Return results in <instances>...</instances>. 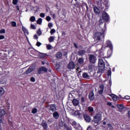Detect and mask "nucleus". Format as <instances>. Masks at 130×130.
<instances>
[{
	"label": "nucleus",
	"instance_id": "1",
	"mask_svg": "<svg viewBox=\"0 0 130 130\" xmlns=\"http://www.w3.org/2000/svg\"><path fill=\"white\" fill-rule=\"evenodd\" d=\"M105 70V63H104V61L103 59L101 58L99 59V73L104 72V70Z\"/></svg>",
	"mask_w": 130,
	"mask_h": 130
},
{
	"label": "nucleus",
	"instance_id": "2",
	"mask_svg": "<svg viewBox=\"0 0 130 130\" xmlns=\"http://www.w3.org/2000/svg\"><path fill=\"white\" fill-rule=\"evenodd\" d=\"M96 3L100 9H102V10H103L105 9V10L107 9V7H108V3L107 2H105V3H102V0H96Z\"/></svg>",
	"mask_w": 130,
	"mask_h": 130
},
{
	"label": "nucleus",
	"instance_id": "3",
	"mask_svg": "<svg viewBox=\"0 0 130 130\" xmlns=\"http://www.w3.org/2000/svg\"><path fill=\"white\" fill-rule=\"evenodd\" d=\"M105 31L103 30L102 32H98L95 33V39L100 41L101 39H104V34Z\"/></svg>",
	"mask_w": 130,
	"mask_h": 130
},
{
	"label": "nucleus",
	"instance_id": "4",
	"mask_svg": "<svg viewBox=\"0 0 130 130\" xmlns=\"http://www.w3.org/2000/svg\"><path fill=\"white\" fill-rule=\"evenodd\" d=\"M101 119H102L101 114H96L94 117H93V121L95 123H97L98 124H99L100 123V121H101Z\"/></svg>",
	"mask_w": 130,
	"mask_h": 130
},
{
	"label": "nucleus",
	"instance_id": "5",
	"mask_svg": "<svg viewBox=\"0 0 130 130\" xmlns=\"http://www.w3.org/2000/svg\"><path fill=\"white\" fill-rule=\"evenodd\" d=\"M106 45L105 47L104 46H103V48L104 47V48H105V47H109L110 48V49H113V46H112V44L111 43V42H110V41L108 40L106 41Z\"/></svg>",
	"mask_w": 130,
	"mask_h": 130
},
{
	"label": "nucleus",
	"instance_id": "6",
	"mask_svg": "<svg viewBox=\"0 0 130 130\" xmlns=\"http://www.w3.org/2000/svg\"><path fill=\"white\" fill-rule=\"evenodd\" d=\"M76 67V64L73 61H70L68 64V69L69 70H74Z\"/></svg>",
	"mask_w": 130,
	"mask_h": 130
},
{
	"label": "nucleus",
	"instance_id": "7",
	"mask_svg": "<svg viewBox=\"0 0 130 130\" xmlns=\"http://www.w3.org/2000/svg\"><path fill=\"white\" fill-rule=\"evenodd\" d=\"M34 71V67L30 66L29 68L24 72V74L28 75L29 74H31L32 72Z\"/></svg>",
	"mask_w": 130,
	"mask_h": 130
},
{
	"label": "nucleus",
	"instance_id": "8",
	"mask_svg": "<svg viewBox=\"0 0 130 130\" xmlns=\"http://www.w3.org/2000/svg\"><path fill=\"white\" fill-rule=\"evenodd\" d=\"M103 19L106 22L109 20V16L106 12L103 13Z\"/></svg>",
	"mask_w": 130,
	"mask_h": 130
},
{
	"label": "nucleus",
	"instance_id": "9",
	"mask_svg": "<svg viewBox=\"0 0 130 130\" xmlns=\"http://www.w3.org/2000/svg\"><path fill=\"white\" fill-rule=\"evenodd\" d=\"M52 111V112H54V111H56V106L55 104H51L50 106L49 111Z\"/></svg>",
	"mask_w": 130,
	"mask_h": 130
},
{
	"label": "nucleus",
	"instance_id": "10",
	"mask_svg": "<svg viewBox=\"0 0 130 130\" xmlns=\"http://www.w3.org/2000/svg\"><path fill=\"white\" fill-rule=\"evenodd\" d=\"M89 58L90 62L92 63H94V62L96 61V57L94 55H90Z\"/></svg>",
	"mask_w": 130,
	"mask_h": 130
},
{
	"label": "nucleus",
	"instance_id": "11",
	"mask_svg": "<svg viewBox=\"0 0 130 130\" xmlns=\"http://www.w3.org/2000/svg\"><path fill=\"white\" fill-rule=\"evenodd\" d=\"M72 125L76 128V129H80L81 126L79 124H77L76 121H74L72 123Z\"/></svg>",
	"mask_w": 130,
	"mask_h": 130
},
{
	"label": "nucleus",
	"instance_id": "12",
	"mask_svg": "<svg viewBox=\"0 0 130 130\" xmlns=\"http://www.w3.org/2000/svg\"><path fill=\"white\" fill-rule=\"evenodd\" d=\"M41 72H47V69L45 67H41L38 70V73L39 75L41 74Z\"/></svg>",
	"mask_w": 130,
	"mask_h": 130
},
{
	"label": "nucleus",
	"instance_id": "13",
	"mask_svg": "<svg viewBox=\"0 0 130 130\" xmlns=\"http://www.w3.org/2000/svg\"><path fill=\"white\" fill-rule=\"evenodd\" d=\"M84 118L85 120H86V122H90V121H91V117H90V116H89V115L84 114Z\"/></svg>",
	"mask_w": 130,
	"mask_h": 130
},
{
	"label": "nucleus",
	"instance_id": "14",
	"mask_svg": "<svg viewBox=\"0 0 130 130\" xmlns=\"http://www.w3.org/2000/svg\"><path fill=\"white\" fill-rule=\"evenodd\" d=\"M41 125H42L44 128V129H47V128L48 127V125H47V123L45 122V121L43 120Z\"/></svg>",
	"mask_w": 130,
	"mask_h": 130
},
{
	"label": "nucleus",
	"instance_id": "15",
	"mask_svg": "<svg viewBox=\"0 0 130 130\" xmlns=\"http://www.w3.org/2000/svg\"><path fill=\"white\" fill-rule=\"evenodd\" d=\"M72 103H73V105H74V106H78V105H79V104L80 103V101H79V100H78L76 99H74L72 101Z\"/></svg>",
	"mask_w": 130,
	"mask_h": 130
},
{
	"label": "nucleus",
	"instance_id": "16",
	"mask_svg": "<svg viewBox=\"0 0 130 130\" xmlns=\"http://www.w3.org/2000/svg\"><path fill=\"white\" fill-rule=\"evenodd\" d=\"M53 117L55 118V119H57L59 117V114L57 112H54L53 113Z\"/></svg>",
	"mask_w": 130,
	"mask_h": 130
},
{
	"label": "nucleus",
	"instance_id": "17",
	"mask_svg": "<svg viewBox=\"0 0 130 130\" xmlns=\"http://www.w3.org/2000/svg\"><path fill=\"white\" fill-rule=\"evenodd\" d=\"M82 77L83 78H84V79H86V80L90 79V76L88 75V73H84L82 74Z\"/></svg>",
	"mask_w": 130,
	"mask_h": 130
},
{
	"label": "nucleus",
	"instance_id": "18",
	"mask_svg": "<svg viewBox=\"0 0 130 130\" xmlns=\"http://www.w3.org/2000/svg\"><path fill=\"white\" fill-rule=\"evenodd\" d=\"M22 30L23 32H24L25 35H29V32L28 31V29H27V28H25V27L22 26Z\"/></svg>",
	"mask_w": 130,
	"mask_h": 130
},
{
	"label": "nucleus",
	"instance_id": "19",
	"mask_svg": "<svg viewBox=\"0 0 130 130\" xmlns=\"http://www.w3.org/2000/svg\"><path fill=\"white\" fill-rule=\"evenodd\" d=\"M85 53H86V51L84 50H81L78 51V55H79V56H83Z\"/></svg>",
	"mask_w": 130,
	"mask_h": 130
},
{
	"label": "nucleus",
	"instance_id": "20",
	"mask_svg": "<svg viewBox=\"0 0 130 130\" xmlns=\"http://www.w3.org/2000/svg\"><path fill=\"white\" fill-rule=\"evenodd\" d=\"M117 108H118L119 111H122L123 110V108H124V106H123V105H117Z\"/></svg>",
	"mask_w": 130,
	"mask_h": 130
},
{
	"label": "nucleus",
	"instance_id": "21",
	"mask_svg": "<svg viewBox=\"0 0 130 130\" xmlns=\"http://www.w3.org/2000/svg\"><path fill=\"white\" fill-rule=\"evenodd\" d=\"M89 99L90 100V101H92V100L94 99V93H93V92L89 93Z\"/></svg>",
	"mask_w": 130,
	"mask_h": 130
},
{
	"label": "nucleus",
	"instance_id": "22",
	"mask_svg": "<svg viewBox=\"0 0 130 130\" xmlns=\"http://www.w3.org/2000/svg\"><path fill=\"white\" fill-rule=\"evenodd\" d=\"M93 10L96 15H98V14H99L100 11L98 8H97V7H94L93 8Z\"/></svg>",
	"mask_w": 130,
	"mask_h": 130
},
{
	"label": "nucleus",
	"instance_id": "23",
	"mask_svg": "<svg viewBox=\"0 0 130 130\" xmlns=\"http://www.w3.org/2000/svg\"><path fill=\"white\" fill-rule=\"evenodd\" d=\"M62 56V53L60 52H58L56 54V57L57 58H60Z\"/></svg>",
	"mask_w": 130,
	"mask_h": 130
},
{
	"label": "nucleus",
	"instance_id": "24",
	"mask_svg": "<svg viewBox=\"0 0 130 130\" xmlns=\"http://www.w3.org/2000/svg\"><path fill=\"white\" fill-rule=\"evenodd\" d=\"M7 114V112H6V110H4V109H2L0 112V115H1V116H4V115H5V114Z\"/></svg>",
	"mask_w": 130,
	"mask_h": 130
},
{
	"label": "nucleus",
	"instance_id": "25",
	"mask_svg": "<svg viewBox=\"0 0 130 130\" xmlns=\"http://www.w3.org/2000/svg\"><path fill=\"white\" fill-rule=\"evenodd\" d=\"M111 97H112L113 101H116L117 100V96L115 94H111Z\"/></svg>",
	"mask_w": 130,
	"mask_h": 130
},
{
	"label": "nucleus",
	"instance_id": "26",
	"mask_svg": "<svg viewBox=\"0 0 130 130\" xmlns=\"http://www.w3.org/2000/svg\"><path fill=\"white\" fill-rule=\"evenodd\" d=\"M3 94H5V89L3 87H0V96H2Z\"/></svg>",
	"mask_w": 130,
	"mask_h": 130
},
{
	"label": "nucleus",
	"instance_id": "27",
	"mask_svg": "<svg viewBox=\"0 0 130 130\" xmlns=\"http://www.w3.org/2000/svg\"><path fill=\"white\" fill-rule=\"evenodd\" d=\"M107 55L108 56H111L112 55V49H111V50L108 51Z\"/></svg>",
	"mask_w": 130,
	"mask_h": 130
},
{
	"label": "nucleus",
	"instance_id": "28",
	"mask_svg": "<svg viewBox=\"0 0 130 130\" xmlns=\"http://www.w3.org/2000/svg\"><path fill=\"white\" fill-rule=\"evenodd\" d=\"M48 40H49V42H53V41H54V37H50L49 39H48Z\"/></svg>",
	"mask_w": 130,
	"mask_h": 130
},
{
	"label": "nucleus",
	"instance_id": "29",
	"mask_svg": "<svg viewBox=\"0 0 130 130\" xmlns=\"http://www.w3.org/2000/svg\"><path fill=\"white\" fill-rule=\"evenodd\" d=\"M108 128L110 130L113 129V126L111 124L109 123L108 124Z\"/></svg>",
	"mask_w": 130,
	"mask_h": 130
},
{
	"label": "nucleus",
	"instance_id": "30",
	"mask_svg": "<svg viewBox=\"0 0 130 130\" xmlns=\"http://www.w3.org/2000/svg\"><path fill=\"white\" fill-rule=\"evenodd\" d=\"M46 48L48 50H50V49H52V46H51L50 44H47Z\"/></svg>",
	"mask_w": 130,
	"mask_h": 130
},
{
	"label": "nucleus",
	"instance_id": "31",
	"mask_svg": "<svg viewBox=\"0 0 130 130\" xmlns=\"http://www.w3.org/2000/svg\"><path fill=\"white\" fill-rule=\"evenodd\" d=\"M37 24H39V25H41L42 24V18H39L38 20L37 21Z\"/></svg>",
	"mask_w": 130,
	"mask_h": 130
},
{
	"label": "nucleus",
	"instance_id": "32",
	"mask_svg": "<svg viewBox=\"0 0 130 130\" xmlns=\"http://www.w3.org/2000/svg\"><path fill=\"white\" fill-rule=\"evenodd\" d=\"M11 26L12 27H17V23L15 21H12L11 22Z\"/></svg>",
	"mask_w": 130,
	"mask_h": 130
},
{
	"label": "nucleus",
	"instance_id": "33",
	"mask_svg": "<svg viewBox=\"0 0 130 130\" xmlns=\"http://www.w3.org/2000/svg\"><path fill=\"white\" fill-rule=\"evenodd\" d=\"M88 111H89V112H90V113H92V112H93V111H94V108L92 107H89L88 108Z\"/></svg>",
	"mask_w": 130,
	"mask_h": 130
},
{
	"label": "nucleus",
	"instance_id": "34",
	"mask_svg": "<svg viewBox=\"0 0 130 130\" xmlns=\"http://www.w3.org/2000/svg\"><path fill=\"white\" fill-rule=\"evenodd\" d=\"M79 63H80V64H82V63H84V59L82 58H79L78 60Z\"/></svg>",
	"mask_w": 130,
	"mask_h": 130
},
{
	"label": "nucleus",
	"instance_id": "35",
	"mask_svg": "<svg viewBox=\"0 0 130 130\" xmlns=\"http://www.w3.org/2000/svg\"><path fill=\"white\" fill-rule=\"evenodd\" d=\"M36 18L35 17V16H31L30 18V21H31V22H35V21H36Z\"/></svg>",
	"mask_w": 130,
	"mask_h": 130
},
{
	"label": "nucleus",
	"instance_id": "36",
	"mask_svg": "<svg viewBox=\"0 0 130 130\" xmlns=\"http://www.w3.org/2000/svg\"><path fill=\"white\" fill-rule=\"evenodd\" d=\"M31 113L33 114H35V113H37V109L36 108H34L32 111H31Z\"/></svg>",
	"mask_w": 130,
	"mask_h": 130
},
{
	"label": "nucleus",
	"instance_id": "37",
	"mask_svg": "<svg viewBox=\"0 0 130 130\" xmlns=\"http://www.w3.org/2000/svg\"><path fill=\"white\" fill-rule=\"evenodd\" d=\"M50 33L51 35H53V34L55 33V29H54V28L51 29Z\"/></svg>",
	"mask_w": 130,
	"mask_h": 130
},
{
	"label": "nucleus",
	"instance_id": "38",
	"mask_svg": "<svg viewBox=\"0 0 130 130\" xmlns=\"http://www.w3.org/2000/svg\"><path fill=\"white\" fill-rule=\"evenodd\" d=\"M37 34L39 35V36H41V35L42 34V31H41V30L40 29H39V30L37 31Z\"/></svg>",
	"mask_w": 130,
	"mask_h": 130
},
{
	"label": "nucleus",
	"instance_id": "39",
	"mask_svg": "<svg viewBox=\"0 0 130 130\" xmlns=\"http://www.w3.org/2000/svg\"><path fill=\"white\" fill-rule=\"evenodd\" d=\"M5 33H6L5 29H2L0 30V34H5Z\"/></svg>",
	"mask_w": 130,
	"mask_h": 130
},
{
	"label": "nucleus",
	"instance_id": "40",
	"mask_svg": "<svg viewBox=\"0 0 130 130\" xmlns=\"http://www.w3.org/2000/svg\"><path fill=\"white\" fill-rule=\"evenodd\" d=\"M46 21H47L48 22H49L51 20V17H50V16H47L46 17Z\"/></svg>",
	"mask_w": 130,
	"mask_h": 130
},
{
	"label": "nucleus",
	"instance_id": "41",
	"mask_svg": "<svg viewBox=\"0 0 130 130\" xmlns=\"http://www.w3.org/2000/svg\"><path fill=\"white\" fill-rule=\"evenodd\" d=\"M4 121V116L0 115V123H2Z\"/></svg>",
	"mask_w": 130,
	"mask_h": 130
},
{
	"label": "nucleus",
	"instance_id": "42",
	"mask_svg": "<svg viewBox=\"0 0 130 130\" xmlns=\"http://www.w3.org/2000/svg\"><path fill=\"white\" fill-rule=\"evenodd\" d=\"M100 88L101 89V90H104V85L100 84Z\"/></svg>",
	"mask_w": 130,
	"mask_h": 130
},
{
	"label": "nucleus",
	"instance_id": "43",
	"mask_svg": "<svg viewBox=\"0 0 130 130\" xmlns=\"http://www.w3.org/2000/svg\"><path fill=\"white\" fill-rule=\"evenodd\" d=\"M12 3L14 5H16L18 4V0H13Z\"/></svg>",
	"mask_w": 130,
	"mask_h": 130
},
{
	"label": "nucleus",
	"instance_id": "44",
	"mask_svg": "<svg viewBox=\"0 0 130 130\" xmlns=\"http://www.w3.org/2000/svg\"><path fill=\"white\" fill-rule=\"evenodd\" d=\"M40 16L41 18H44V17H45V14L44 13H42L40 14Z\"/></svg>",
	"mask_w": 130,
	"mask_h": 130
},
{
	"label": "nucleus",
	"instance_id": "45",
	"mask_svg": "<svg viewBox=\"0 0 130 130\" xmlns=\"http://www.w3.org/2000/svg\"><path fill=\"white\" fill-rule=\"evenodd\" d=\"M103 55H104V53L100 52V57L103 58Z\"/></svg>",
	"mask_w": 130,
	"mask_h": 130
},
{
	"label": "nucleus",
	"instance_id": "46",
	"mask_svg": "<svg viewBox=\"0 0 130 130\" xmlns=\"http://www.w3.org/2000/svg\"><path fill=\"white\" fill-rule=\"evenodd\" d=\"M30 28L34 29H36V27L35 26V25H33V24L30 25Z\"/></svg>",
	"mask_w": 130,
	"mask_h": 130
},
{
	"label": "nucleus",
	"instance_id": "47",
	"mask_svg": "<svg viewBox=\"0 0 130 130\" xmlns=\"http://www.w3.org/2000/svg\"><path fill=\"white\" fill-rule=\"evenodd\" d=\"M108 76H111V69L108 71Z\"/></svg>",
	"mask_w": 130,
	"mask_h": 130
},
{
	"label": "nucleus",
	"instance_id": "48",
	"mask_svg": "<svg viewBox=\"0 0 130 130\" xmlns=\"http://www.w3.org/2000/svg\"><path fill=\"white\" fill-rule=\"evenodd\" d=\"M124 99L126 100H128L130 99V96L128 95H126L124 98Z\"/></svg>",
	"mask_w": 130,
	"mask_h": 130
},
{
	"label": "nucleus",
	"instance_id": "49",
	"mask_svg": "<svg viewBox=\"0 0 130 130\" xmlns=\"http://www.w3.org/2000/svg\"><path fill=\"white\" fill-rule=\"evenodd\" d=\"M48 26L49 28H52V26H53V25L52 24V23H49Z\"/></svg>",
	"mask_w": 130,
	"mask_h": 130
},
{
	"label": "nucleus",
	"instance_id": "50",
	"mask_svg": "<svg viewBox=\"0 0 130 130\" xmlns=\"http://www.w3.org/2000/svg\"><path fill=\"white\" fill-rule=\"evenodd\" d=\"M103 91H104V90H103V89H100V90L99 91V94H100V95H101L102 94H103Z\"/></svg>",
	"mask_w": 130,
	"mask_h": 130
},
{
	"label": "nucleus",
	"instance_id": "51",
	"mask_svg": "<svg viewBox=\"0 0 130 130\" xmlns=\"http://www.w3.org/2000/svg\"><path fill=\"white\" fill-rule=\"evenodd\" d=\"M111 84H112L111 80H109L108 84V87H111Z\"/></svg>",
	"mask_w": 130,
	"mask_h": 130
},
{
	"label": "nucleus",
	"instance_id": "52",
	"mask_svg": "<svg viewBox=\"0 0 130 130\" xmlns=\"http://www.w3.org/2000/svg\"><path fill=\"white\" fill-rule=\"evenodd\" d=\"M30 82H35V78L34 77H31L30 78Z\"/></svg>",
	"mask_w": 130,
	"mask_h": 130
},
{
	"label": "nucleus",
	"instance_id": "53",
	"mask_svg": "<svg viewBox=\"0 0 130 130\" xmlns=\"http://www.w3.org/2000/svg\"><path fill=\"white\" fill-rule=\"evenodd\" d=\"M104 23V21H103V19H100V25H101V24H103Z\"/></svg>",
	"mask_w": 130,
	"mask_h": 130
},
{
	"label": "nucleus",
	"instance_id": "54",
	"mask_svg": "<svg viewBox=\"0 0 130 130\" xmlns=\"http://www.w3.org/2000/svg\"><path fill=\"white\" fill-rule=\"evenodd\" d=\"M41 43H40V42H38L37 43V44H36V45H37V46H38V47H39V46H40L41 45Z\"/></svg>",
	"mask_w": 130,
	"mask_h": 130
},
{
	"label": "nucleus",
	"instance_id": "55",
	"mask_svg": "<svg viewBox=\"0 0 130 130\" xmlns=\"http://www.w3.org/2000/svg\"><path fill=\"white\" fill-rule=\"evenodd\" d=\"M3 39H5V36H0V40H3Z\"/></svg>",
	"mask_w": 130,
	"mask_h": 130
},
{
	"label": "nucleus",
	"instance_id": "56",
	"mask_svg": "<svg viewBox=\"0 0 130 130\" xmlns=\"http://www.w3.org/2000/svg\"><path fill=\"white\" fill-rule=\"evenodd\" d=\"M34 39H38V36H37V35H35L34 36Z\"/></svg>",
	"mask_w": 130,
	"mask_h": 130
},
{
	"label": "nucleus",
	"instance_id": "57",
	"mask_svg": "<svg viewBox=\"0 0 130 130\" xmlns=\"http://www.w3.org/2000/svg\"><path fill=\"white\" fill-rule=\"evenodd\" d=\"M64 126H65L66 129L67 130H72V129H71L70 127H68V126H66V125H64Z\"/></svg>",
	"mask_w": 130,
	"mask_h": 130
},
{
	"label": "nucleus",
	"instance_id": "58",
	"mask_svg": "<svg viewBox=\"0 0 130 130\" xmlns=\"http://www.w3.org/2000/svg\"><path fill=\"white\" fill-rule=\"evenodd\" d=\"M76 72H77V73H80V68H77L76 69Z\"/></svg>",
	"mask_w": 130,
	"mask_h": 130
},
{
	"label": "nucleus",
	"instance_id": "59",
	"mask_svg": "<svg viewBox=\"0 0 130 130\" xmlns=\"http://www.w3.org/2000/svg\"><path fill=\"white\" fill-rule=\"evenodd\" d=\"M87 129V130H91V129H92V126H89Z\"/></svg>",
	"mask_w": 130,
	"mask_h": 130
},
{
	"label": "nucleus",
	"instance_id": "60",
	"mask_svg": "<svg viewBox=\"0 0 130 130\" xmlns=\"http://www.w3.org/2000/svg\"><path fill=\"white\" fill-rule=\"evenodd\" d=\"M88 68H89V70H90V71H92V66L89 65L88 66Z\"/></svg>",
	"mask_w": 130,
	"mask_h": 130
},
{
	"label": "nucleus",
	"instance_id": "61",
	"mask_svg": "<svg viewBox=\"0 0 130 130\" xmlns=\"http://www.w3.org/2000/svg\"><path fill=\"white\" fill-rule=\"evenodd\" d=\"M107 105H108L109 106H111V105H112V104L111 103V102H109L107 103Z\"/></svg>",
	"mask_w": 130,
	"mask_h": 130
},
{
	"label": "nucleus",
	"instance_id": "62",
	"mask_svg": "<svg viewBox=\"0 0 130 130\" xmlns=\"http://www.w3.org/2000/svg\"><path fill=\"white\" fill-rule=\"evenodd\" d=\"M51 16H52L53 19H55L56 16H55V14H53L52 15L51 14Z\"/></svg>",
	"mask_w": 130,
	"mask_h": 130
},
{
	"label": "nucleus",
	"instance_id": "63",
	"mask_svg": "<svg viewBox=\"0 0 130 130\" xmlns=\"http://www.w3.org/2000/svg\"><path fill=\"white\" fill-rule=\"evenodd\" d=\"M74 46L76 48H78V46H77V44L76 43H74Z\"/></svg>",
	"mask_w": 130,
	"mask_h": 130
},
{
	"label": "nucleus",
	"instance_id": "64",
	"mask_svg": "<svg viewBox=\"0 0 130 130\" xmlns=\"http://www.w3.org/2000/svg\"><path fill=\"white\" fill-rule=\"evenodd\" d=\"M103 124H104V125H105V124H106V122L105 121L103 122Z\"/></svg>",
	"mask_w": 130,
	"mask_h": 130
}]
</instances>
